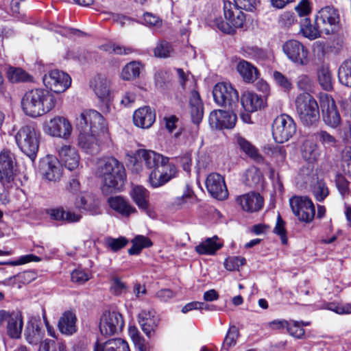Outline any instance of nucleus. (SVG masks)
<instances>
[{"label": "nucleus", "instance_id": "obj_1", "mask_svg": "<svg viewBox=\"0 0 351 351\" xmlns=\"http://www.w3.org/2000/svg\"><path fill=\"white\" fill-rule=\"evenodd\" d=\"M76 126L80 131L79 146L87 154H98L102 144L109 139L105 120L96 110L83 111L77 118Z\"/></svg>", "mask_w": 351, "mask_h": 351}, {"label": "nucleus", "instance_id": "obj_2", "mask_svg": "<svg viewBox=\"0 0 351 351\" xmlns=\"http://www.w3.org/2000/svg\"><path fill=\"white\" fill-rule=\"evenodd\" d=\"M57 104L53 93L45 88H34L27 91L21 99L24 113L31 117H38L51 111Z\"/></svg>", "mask_w": 351, "mask_h": 351}, {"label": "nucleus", "instance_id": "obj_3", "mask_svg": "<svg viewBox=\"0 0 351 351\" xmlns=\"http://www.w3.org/2000/svg\"><path fill=\"white\" fill-rule=\"evenodd\" d=\"M97 173L103 182V191L106 189H119L126 177L123 165L114 157H108L98 162Z\"/></svg>", "mask_w": 351, "mask_h": 351}, {"label": "nucleus", "instance_id": "obj_4", "mask_svg": "<svg viewBox=\"0 0 351 351\" xmlns=\"http://www.w3.org/2000/svg\"><path fill=\"white\" fill-rule=\"evenodd\" d=\"M297 112L302 123L306 126L313 125L319 119V110L317 101L308 93L299 94L295 99Z\"/></svg>", "mask_w": 351, "mask_h": 351}, {"label": "nucleus", "instance_id": "obj_5", "mask_svg": "<svg viewBox=\"0 0 351 351\" xmlns=\"http://www.w3.org/2000/svg\"><path fill=\"white\" fill-rule=\"evenodd\" d=\"M315 21L325 35L336 34L341 29L339 11L332 5L322 8L315 15Z\"/></svg>", "mask_w": 351, "mask_h": 351}, {"label": "nucleus", "instance_id": "obj_6", "mask_svg": "<svg viewBox=\"0 0 351 351\" xmlns=\"http://www.w3.org/2000/svg\"><path fill=\"white\" fill-rule=\"evenodd\" d=\"M223 12L227 21L217 19L215 24L219 29L227 34H232L235 28L243 26L245 19V14L234 3L224 1Z\"/></svg>", "mask_w": 351, "mask_h": 351}, {"label": "nucleus", "instance_id": "obj_7", "mask_svg": "<svg viewBox=\"0 0 351 351\" xmlns=\"http://www.w3.org/2000/svg\"><path fill=\"white\" fill-rule=\"evenodd\" d=\"M15 139L23 153L31 158L36 156L38 150V134L33 125L23 126L16 133Z\"/></svg>", "mask_w": 351, "mask_h": 351}, {"label": "nucleus", "instance_id": "obj_8", "mask_svg": "<svg viewBox=\"0 0 351 351\" xmlns=\"http://www.w3.org/2000/svg\"><path fill=\"white\" fill-rule=\"evenodd\" d=\"M271 129L274 141L278 143H283L293 137L296 132L297 126L291 116L282 114L274 120Z\"/></svg>", "mask_w": 351, "mask_h": 351}, {"label": "nucleus", "instance_id": "obj_9", "mask_svg": "<svg viewBox=\"0 0 351 351\" xmlns=\"http://www.w3.org/2000/svg\"><path fill=\"white\" fill-rule=\"evenodd\" d=\"M215 101L221 106L232 108L239 101V93L230 84L218 83L213 90Z\"/></svg>", "mask_w": 351, "mask_h": 351}, {"label": "nucleus", "instance_id": "obj_10", "mask_svg": "<svg viewBox=\"0 0 351 351\" xmlns=\"http://www.w3.org/2000/svg\"><path fill=\"white\" fill-rule=\"evenodd\" d=\"M289 204L299 220L308 223L313 219L315 215V206L308 197L295 196L290 199Z\"/></svg>", "mask_w": 351, "mask_h": 351}, {"label": "nucleus", "instance_id": "obj_11", "mask_svg": "<svg viewBox=\"0 0 351 351\" xmlns=\"http://www.w3.org/2000/svg\"><path fill=\"white\" fill-rule=\"evenodd\" d=\"M123 326V316L117 311H105L100 318L99 330L102 335H113L121 331Z\"/></svg>", "mask_w": 351, "mask_h": 351}, {"label": "nucleus", "instance_id": "obj_12", "mask_svg": "<svg viewBox=\"0 0 351 351\" xmlns=\"http://www.w3.org/2000/svg\"><path fill=\"white\" fill-rule=\"evenodd\" d=\"M282 51L293 63L305 66L309 62L308 51L304 45L296 40H289L282 45Z\"/></svg>", "mask_w": 351, "mask_h": 351}, {"label": "nucleus", "instance_id": "obj_13", "mask_svg": "<svg viewBox=\"0 0 351 351\" xmlns=\"http://www.w3.org/2000/svg\"><path fill=\"white\" fill-rule=\"evenodd\" d=\"M44 84L52 93L64 92L71 85V78L66 73L59 70H52L43 78Z\"/></svg>", "mask_w": 351, "mask_h": 351}, {"label": "nucleus", "instance_id": "obj_14", "mask_svg": "<svg viewBox=\"0 0 351 351\" xmlns=\"http://www.w3.org/2000/svg\"><path fill=\"white\" fill-rule=\"evenodd\" d=\"M321 108L324 123L331 128H337L341 123V118L334 99L328 95L322 97Z\"/></svg>", "mask_w": 351, "mask_h": 351}, {"label": "nucleus", "instance_id": "obj_15", "mask_svg": "<svg viewBox=\"0 0 351 351\" xmlns=\"http://www.w3.org/2000/svg\"><path fill=\"white\" fill-rule=\"evenodd\" d=\"M7 322V332L11 338L21 337L23 329V319L20 313L0 310V326Z\"/></svg>", "mask_w": 351, "mask_h": 351}, {"label": "nucleus", "instance_id": "obj_16", "mask_svg": "<svg viewBox=\"0 0 351 351\" xmlns=\"http://www.w3.org/2000/svg\"><path fill=\"white\" fill-rule=\"evenodd\" d=\"M14 155L8 151L0 154V183L4 188L12 186L14 182Z\"/></svg>", "mask_w": 351, "mask_h": 351}, {"label": "nucleus", "instance_id": "obj_17", "mask_svg": "<svg viewBox=\"0 0 351 351\" xmlns=\"http://www.w3.org/2000/svg\"><path fill=\"white\" fill-rule=\"evenodd\" d=\"M44 131L51 136L66 139L71 133L72 128L66 119L57 116L45 123Z\"/></svg>", "mask_w": 351, "mask_h": 351}, {"label": "nucleus", "instance_id": "obj_18", "mask_svg": "<svg viewBox=\"0 0 351 351\" xmlns=\"http://www.w3.org/2000/svg\"><path fill=\"white\" fill-rule=\"evenodd\" d=\"M237 115L232 111L216 110L210 112L209 123L217 129H232L235 126Z\"/></svg>", "mask_w": 351, "mask_h": 351}, {"label": "nucleus", "instance_id": "obj_19", "mask_svg": "<svg viewBox=\"0 0 351 351\" xmlns=\"http://www.w3.org/2000/svg\"><path fill=\"white\" fill-rule=\"evenodd\" d=\"M206 187L213 197L223 200L228 196L224 178L217 173H210L206 180Z\"/></svg>", "mask_w": 351, "mask_h": 351}, {"label": "nucleus", "instance_id": "obj_20", "mask_svg": "<svg viewBox=\"0 0 351 351\" xmlns=\"http://www.w3.org/2000/svg\"><path fill=\"white\" fill-rule=\"evenodd\" d=\"M176 172V166L169 162L165 167L155 168L149 174V184L154 188L161 186L175 177Z\"/></svg>", "mask_w": 351, "mask_h": 351}, {"label": "nucleus", "instance_id": "obj_21", "mask_svg": "<svg viewBox=\"0 0 351 351\" xmlns=\"http://www.w3.org/2000/svg\"><path fill=\"white\" fill-rule=\"evenodd\" d=\"M159 318L154 310H142L138 315V324L149 338L153 337L158 328Z\"/></svg>", "mask_w": 351, "mask_h": 351}, {"label": "nucleus", "instance_id": "obj_22", "mask_svg": "<svg viewBox=\"0 0 351 351\" xmlns=\"http://www.w3.org/2000/svg\"><path fill=\"white\" fill-rule=\"evenodd\" d=\"M137 158L141 162H144L147 169H154L165 167L169 162V158L152 150L139 149L137 152Z\"/></svg>", "mask_w": 351, "mask_h": 351}, {"label": "nucleus", "instance_id": "obj_23", "mask_svg": "<svg viewBox=\"0 0 351 351\" xmlns=\"http://www.w3.org/2000/svg\"><path fill=\"white\" fill-rule=\"evenodd\" d=\"M241 208L249 213L258 211L263 205V198L256 193H249L237 198Z\"/></svg>", "mask_w": 351, "mask_h": 351}, {"label": "nucleus", "instance_id": "obj_24", "mask_svg": "<svg viewBox=\"0 0 351 351\" xmlns=\"http://www.w3.org/2000/svg\"><path fill=\"white\" fill-rule=\"evenodd\" d=\"M58 156L66 168L73 171L78 167L80 156L75 147L71 145H63L58 150Z\"/></svg>", "mask_w": 351, "mask_h": 351}, {"label": "nucleus", "instance_id": "obj_25", "mask_svg": "<svg viewBox=\"0 0 351 351\" xmlns=\"http://www.w3.org/2000/svg\"><path fill=\"white\" fill-rule=\"evenodd\" d=\"M62 168L56 159L47 158L40 162V171L49 181H57L62 176Z\"/></svg>", "mask_w": 351, "mask_h": 351}, {"label": "nucleus", "instance_id": "obj_26", "mask_svg": "<svg viewBox=\"0 0 351 351\" xmlns=\"http://www.w3.org/2000/svg\"><path fill=\"white\" fill-rule=\"evenodd\" d=\"M156 120V114L149 106H143L135 110L133 121L136 126L141 128H150Z\"/></svg>", "mask_w": 351, "mask_h": 351}, {"label": "nucleus", "instance_id": "obj_27", "mask_svg": "<svg viewBox=\"0 0 351 351\" xmlns=\"http://www.w3.org/2000/svg\"><path fill=\"white\" fill-rule=\"evenodd\" d=\"M189 111L193 123L199 124L204 116V104L199 93L193 90L189 97Z\"/></svg>", "mask_w": 351, "mask_h": 351}, {"label": "nucleus", "instance_id": "obj_28", "mask_svg": "<svg viewBox=\"0 0 351 351\" xmlns=\"http://www.w3.org/2000/svg\"><path fill=\"white\" fill-rule=\"evenodd\" d=\"M77 317L72 311H66L60 316L58 327L62 334L72 335L77 331Z\"/></svg>", "mask_w": 351, "mask_h": 351}, {"label": "nucleus", "instance_id": "obj_29", "mask_svg": "<svg viewBox=\"0 0 351 351\" xmlns=\"http://www.w3.org/2000/svg\"><path fill=\"white\" fill-rule=\"evenodd\" d=\"M90 86L100 99H106L110 93V80L104 75H95L90 82Z\"/></svg>", "mask_w": 351, "mask_h": 351}, {"label": "nucleus", "instance_id": "obj_30", "mask_svg": "<svg viewBox=\"0 0 351 351\" xmlns=\"http://www.w3.org/2000/svg\"><path fill=\"white\" fill-rule=\"evenodd\" d=\"M241 104L245 111L252 112L265 106L264 99L255 93L244 92L241 98Z\"/></svg>", "mask_w": 351, "mask_h": 351}, {"label": "nucleus", "instance_id": "obj_31", "mask_svg": "<svg viewBox=\"0 0 351 351\" xmlns=\"http://www.w3.org/2000/svg\"><path fill=\"white\" fill-rule=\"evenodd\" d=\"M77 208L89 212L91 215L98 213L99 202L96 197L90 193H81L75 199Z\"/></svg>", "mask_w": 351, "mask_h": 351}, {"label": "nucleus", "instance_id": "obj_32", "mask_svg": "<svg viewBox=\"0 0 351 351\" xmlns=\"http://www.w3.org/2000/svg\"><path fill=\"white\" fill-rule=\"evenodd\" d=\"M108 202L112 209L123 217H128L130 215L136 213V209L121 196L111 197Z\"/></svg>", "mask_w": 351, "mask_h": 351}, {"label": "nucleus", "instance_id": "obj_33", "mask_svg": "<svg viewBox=\"0 0 351 351\" xmlns=\"http://www.w3.org/2000/svg\"><path fill=\"white\" fill-rule=\"evenodd\" d=\"M237 70L246 83H253L259 75V71L256 66L244 60L239 62Z\"/></svg>", "mask_w": 351, "mask_h": 351}, {"label": "nucleus", "instance_id": "obj_34", "mask_svg": "<svg viewBox=\"0 0 351 351\" xmlns=\"http://www.w3.org/2000/svg\"><path fill=\"white\" fill-rule=\"evenodd\" d=\"M133 201L143 210L148 213L149 191L142 186H134L130 192Z\"/></svg>", "mask_w": 351, "mask_h": 351}, {"label": "nucleus", "instance_id": "obj_35", "mask_svg": "<svg viewBox=\"0 0 351 351\" xmlns=\"http://www.w3.org/2000/svg\"><path fill=\"white\" fill-rule=\"evenodd\" d=\"M300 152L302 158L309 162L317 160L320 155L317 145L310 140H306L302 143Z\"/></svg>", "mask_w": 351, "mask_h": 351}, {"label": "nucleus", "instance_id": "obj_36", "mask_svg": "<svg viewBox=\"0 0 351 351\" xmlns=\"http://www.w3.org/2000/svg\"><path fill=\"white\" fill-rule=\"evenodd\" d=\"M300 32L303 36L310 40H314L322 36L324 33L318 28L316 21L315 20V25L311 23L309 18H304L300 21Z\"/></svg>", "mask_w": 351, "mask_h": 351}, {"label": "nucleus", "instance_id": "obj_37", "mask_svg": "<svg viewBox=\"0 0 351 351\" xmlns=\"http://www.w3.org/2000/svg\"><path fill=\"white\" fill-rule=\"evenodd\" d=\"M317 78L318 84L323 90L330 91L333 89L334 80L328 66H322L317 69Z\"/></svg>", "mask_w": 351, "mask_h": 351}, {"label": "nucleus", "instance_id": "obj_38", "mask_svg": "<svg viewBox=\"0 0 351 351\" xmlns=\"http://www.w3.org/2000/svg\"><path fill=\"white\" fill-rule=\"evenodd\" d=\"M218 237L215 236L208 238L195 247V251L199 254L213 255L221 247V244L217 242Z\"/></svg>", "mask_w": 351, "mask_h": 351}, {"label": "nucleus", "instance_id": "obj_39", "mask_svg": "<svg viewBox=\"0 0 351 351\" xmlns=\"http://www.w3.org/2000/svg\"><path fill=\"white\" fill-rule=\"evenodd\" d=\"M26 340L31 344L38 343L42 339L41 327L38 324L29 322L25 330Z\"/></svg>", "mask_w": 351, "mask_h": 351}, {"label": "nucleus", "instance_id": "obj_40", "mask_svg": "<svg viewBox=\"0 0 351 351\" xmlns=\"http://www.w3.org/2000/svg\"><path fill=\"white\" fill-rule=\"evenodd\" d=\"M8 78L12 83L29 82L33 77L21 68L10 67L8 71Z\"/></svg>", "mask_w": 351, "mask_h": 351}, {"label": "nucleus", "instance_id": "obj_41", "mask_svg": "<svg viewBox=\"0 0 351 351\" xmlns=\"http://www.w3.org/2000/svg\"><path fill=\"white\" fill-rule=\"evenodd\" d=\"M141 67L139 62H130L122 69L121 78L124 80H132L136 78L140 75Z\"/></svg>", "mask_w": 351, "mask_h": 351}, {"label": "nucleus", "instance_id": "obj_42", "mask_svg": "<svg viewBox=\"0 0 351 351\" xmlns=\"http://www.w3.org/2000/svg\"><path fill=\"white\" fill-rule=\"evenodd\" d=\"M339 82L348 87H351V58L346 60L338 70Z\"/></svg>", "mask_w": 351, "mask_h": 351}, {"label": "nucleus", "instance_id": "obj_43", "mask_svg": "<svg viewBox=\"0 0 351 351\" xmlns=\"http://www.w3.org/2000/svg\"><path fill=\"white\" fill-rule=\"evenodd\" d=\"M239 336V331L237 326H231L224 338L221 351H229L237 343V340Z\"/></svg>", "mask_w": 351, "mask_h": 351}, {"label": "nucleus", "instance_id": "obj_44", "mask_svg": "<svg viewBox=\"0 0 351 351\" xmlns=\"http://www.w3.org/2000/svg\"><path fill=\"white\" fill-rule=\"evenodd\" d=\"M102 351H130L128 343L125 340L117 338L106 341L103 346Z\"/></svg>", "mask_w": 351, "mask_h": 351}, {"label": "nucleus", "instance_id": "obj_45", "mask_svg": "<svg viewBox=\"0 0 351 351\" xmlns=\"http://www.w3.org/2000/svg\"><path fill=\"white\" fill-rule=\"evenodd\" d=\"M237 143L240 148L249 156L257 162L263 160V157L258 154L257 149L247 140L243 137L237 138Z\"/></svg>", "mask_w": 351, "mask_h": 351}, {"label": "nucleus", "instance_id": "obj_46", "mask_svg": "<svg viewBox=\"0 0 351 351\" xmlns=\"http://www.w3.org/2000/svg\"><path fill=\"white\" fill-rule=\"evenodd\" d=\"M39 351H67L64 341L47 339L40 344Z\"/></svg>", "mask_w": 351, "mask_h": 351}, {"label": "nucleus", "instance_id": "obj_47", "mask_svg": "<svg viewBox=\"0 0 351 351\" xmlns=\"http://www.w3.org/2000/svg\"><path fill=\"white\" fill-rule=\"evenodd\" d=\"M173 51V49L169 43L166 40H160L154 49V54L157 58H167L171 57Z\"/></svg>", "mask_w": 351, "mask_h": 351}, {"label": "nucleus", "instance_id": "obj_48", "mask_svg": "<svg viewBox=\"0 0 351 351\" xmlns=\"http://www.w3.org/2000/svg\"><path fill=\"white\" fill-rule=\"evenodd\" d=\"M315 139L325 148H330L336 146L337 140L335 136L326 130H319L315 134Z\"/></svg>", "mask_w": 351, "mask_h": 351}, {"label": "nucleus", "instance_id": "obj_49", "mask_svg": "<svg viewBox=\"0 0 351 351\" xmlns=\"http://www.w3.org/2000/svg\"><path fill=\"white\" fill-rule=\"evenodd\" d=\"M106 245L113 252H117L123 248L128 243V240L123 237L119 238L108 237L106 239Z\"/></svg>", "mask_w": 351, "mask_h": 351}, {"label": "nucleus", "instance_id": "obj_50", "mask_svg": "<svg viewBox=\"0 0 351 351\" xmlns=\"http://www.w3.org/2000/svg\"><path fill=\"white\" fill-rule=\"evenodd\" d=\"M296 86L299 90L308 93L313 89L314 82L312 78L306 74H302L297 77Z\"/></svg>", "mask_w": 351, "mask_h": 351}, {"label": "nucleus", "instance_id": "obj_51", "mask_svg": "<svg viewBox=\"0 0 351 351\" xmlns=\"http://www.w3.org/2000/svg\"><path fill=\"white\" fill-rule=\"evenodd\" d=\"M110 290L114 295H121L128 291V286L118 277H113L111 280Z\"/></svg>", "mask_w": 351, "mask_h": 351}, {"label": "nucleus", "instance_id": "obj_52", "mask_svg": "<svg viewBox=\"0 0 351 351\" xmlns=\"http://www.w3.org/2000/svg\"><path fill=\"white\" fill-rule=\"evenodd\" d=\"M246 263V260L241 256H232L226 259L224 266L229 271L238 270L241 266Z\"/></svg>", "mask_w": 351, "mask_h": 351}, {"label": "nucleus", "instance_id": "obj_53", "mask_svg": "<svg viewBox=\"0 0 351 351\" xmlns=\"http://www.w3.org/2000/svg\"><path fill=\"white\" fill-rule=\"evenodd\" d=\"M341 168L346 174L351 176V147H346L342 151Z\"/></svg>", "mask_w": 351, "mask_h": 351}, {"label": "nucleus", "instance_id": "obj_54", "mask_svg": "<svg viewBox=\"0 0 351 351\" xmlns=\"http://www.w3.org/2000/svg\"><path fill=\"white\" fill-rule=\"evenodd\" d=\"M326 308L330 311H334L337 314H350L351 313V304H339L335 302H329Z\"/></svg>", "mask_w": 351, "mask_h": 351}, {"label": "nucleus", "instance_id": "obj_55", "mask_svg": "<svg viewBox=\"0 0 351 351\" xmlns=\"http://www.w3.org/2000/svg\"><path fill=\"white\" fill-rule=\"evenodd\" d=\"M234 4L241 10L247 12L256 10L260 5V0H234Z\"/></svg>", "mask_w": 351, "mask_h": 351}, {"label": "nucleus", "instance_id": "obj_56", "mask_svg": "<svg viewBox=\"0 0 351 351\" xmlns=\"http://www.w3.org/2000/svg\"><path fill=\"white\" fill-rule=\"evenodd\" d=\"M273 77L276 84L285 90H290L292 88V83L285 75L279 71H274Z\"/></svg>", "mask_w": 351, "mask_h": 351}, {"label": "nucleus", "instance_id": "obj_57", "mask_svg": "<svg viewBox=\"0 0 351 351\" xmlns=\"http://www.w3.org/2000/svg\"><path fill=\"white\" fill-rule=\"evenodd\" d=\"M287 330L291 336L298 339L302 338L304 335V330L302 327L300 322H298L290 321Z\"/></svg>", "mask_w": 351, "mask_h": 351}, {"label": "nucleus", "instance_id": "obj_58", "mask_svg": "<svg viewBox=\"0 0 351 351\" xmlns=\"http://www.w3.org/2000/svg\"><path fill=\"white\" fill-rule=\"evenodd\" d=\"M285 222L282 219L280 215H278L276 226L274 229V232L280 237L282 243L286 244L287 241V231L285 228Z\"/></svg>", "mask_w": 351, "mask_h": 351}, {"label": "nucleus", "instance_id": "obj_59", "mask_svg": "<svg viewBox=\"0 0 351 351\" xmlns=\"http://www.w3.org/2000/svg\"><path fill=\"white\" fill-rule=\"evenodd\" d=\"M176 160L179 162L184 171L190 173L192 166V156L190 152H187L178 157Z\"/></svg>", "mask_w": 351, "mask_h": 351}, {"label": "nucleus", "instance_id": "obj_60", "mask_svg": "<svg viewBox=\"0 0 351 351\" xmlns=\"http://www.w3.org/2000/svg\"><path fill=\"white\" fill-rule=\"evenodd\" d=\"M40 260V258L37 256H35L33 254H27V255H25V256L20 257L19 259L17 261L3 262V263H1L0 264L16 266V265H23V264H25V263H29L32 261L38 262Z\"/></svg>", "mask_w": 351, "mask_h": 351}, {"label": "nucleus", "instance_id": "obj_61", "mask_svg": "<svg viewBox=\"0 0 351 351\" xmlns=\"http://www.w3.org/2000/svg\"><path fill=\"white\" fill-rule=\"evenodd\" d=\"M313 193L316 199L319 202L323 201L329 194V191L326 184L322 182H317Z\"/></svg>", "mask_w": 351, "mask_h": 351}, {"label": "nucleus", "instance_id": "obj_62", "mask_svg": "<svg viewBox=\"0 0 351 351\" xmlns=\"http://www.w3.org/2000/svg\"><path fill=\"white\" fill-rule=\"evenodd\" d=\"M71 280L78 284H83L90 278V274L82 270H74L71 273Z\"/></svg>", "mask_w": 351, "mask_h": 351}, {"label": "nucleus", "instance_id": "obj_63", "mask_svg": "<svg viewBox=\"0 0 351 351\" xmlns=\"http://www.w3.org/2000/svg\"><path fill=\"white\" fill-rule=\"evenodd\" d=\"M336 186L341 195H345L349 192L348 180L341 175H337L335 179Z\"/></svg>", "mask_w": 351, "mask_h": 351}, {"label": "nucleus", "instance_id": "obj_64", "mask_svg": "<svg viewBox=\"0 0 351 351\" xmlns=\"http://www.w3.org/2000/svg\"><path fill=\"white\" fill-rule=\"evenodd\" d=\"M210 163L208 156L206 153H199L196 158V166L197 173L201 169H206Z\"/></svg>", "mask_w": 351, "mask_h": 351}]
</instances>
